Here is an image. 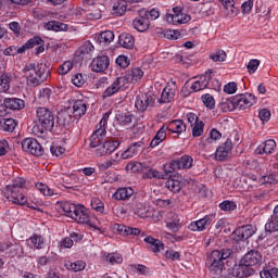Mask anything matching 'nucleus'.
<instances>
[{
    "mask_svg": "<svg viewBox=\"0 0 278 278\" xmlns=\"http://www.w3.org/2000/svg\"><path fill=\"white\" fill-rule=\"evenodd\" d=\"M23 73L26 77L27 86H30L31 88L42 86V84L51 77V70L45 63H28L24 66Z\"/></svg>",
    "mask_w": 278,
    "mask_h": 278,
    "instance_id": "f257e3e1",
    "label": "nucleus"
},
{
    "mask_svg": "<svg viewBox=\"0 0 278 278\" xmlns=\"http://www.w3.org/2000/svg\"><path fill=\"white\" fill-rule=\"evenodd\" d=\"M231 253H233L231 249L213 250L206 260V266L210 273L215 275V277L222 275L225 268V261L231 257Z\"/></svg>",
    "mask_w": 278,
    "mask_h": 278,
    "instance_id": "f03ea898",
    "label": "nucleus"
},
{
    "mask_svg": "<svg viewBox=\"0 0 278 278\" xmlns=\"http://www.w3.org/2000/svg\"><path fill=\"white\" fill-rule=\"evenodd\" d=\"M26 184L27 180L24 178L17 177L13 179L11 185H7L4 197L16 205H25V203H27V197H25L23 190H25Z\"/></svg>",
    "mask_w": 278,
    "mask_h": 278,
    "instance_id": "7ed1b4c3",
    "label": "nucleus"
},
{
    "mask_svg": "<svg viewBox=\"0 0 278 278\" xmlns=\"http://www.w3.org/2000/svg\"><path fill=\"white\" fill-rule=\"evenodd\" d=\"M37 126L34 130L38 129L39 134H45V131H53L55 127V114L48 108L38 106L36 109Z\"/></svg>",
    "mask_w": 278,
    "mask_h": 278,
    "instance_id": "20e7f679",
    "label": "nucleus"
},
{
    "mask_svg": "<svg viewBox=\"0 0 278 278\" xmlns=\"http://www.w3.org/2000/svg\"><path fill=\"white\" fill-rule=\"evenodd\" d=\"M214 77V71L207 70L204 74L200 75L195 81L191 85V92H201V90H205V88H220V83L218 79L214 80L213 86L210 85Z\"/></svg>",
    "mask_w": 278,
    "mask_h": 278,
    "instance_id": "39448f33",
    "label": "nucleus"
},
{
    "mask_svg": "<svg viewBox=\"0 0 278 278\" xmlns=\"http://www.w3.org/2000/svg\"><path fill=\"white\" fill-rule=\"evenodd\" d=\"M22 149L26 153H30V155H35V157H42L43 153H49V148L40 144L35 138H26L22 141Z\"/></svg>",
    "mask_w": 278,
    "mask_h": 278,
    "instance_id": "423d86ee",
    "label": "nucleus"
},
{
    "mask_svg": "<svg viewBox=\"0 0 278 278\" xmlns=\"http://www.w3.org/2000/svg\"><path fill=\"white\" fill-rule=\"evenodd\" d=\"M72 219L78 223V225H89V227L101 231V228L90 223V210H88L83 204H77L76 211L74 212Z\"/></svg>",
    "mask_w": 278,
    "mask_h": 278,
    "instance_id": "0eeeda50",
    "label": "nucleus"
},
{
    "mask_svg": "<svg viewBox=\"0 0 278 278\" xmlns=\"http://www.w3.org/2000/svg\"><path fill=\"white\" fill-rule=\"evenodd\" d=\"M255 103V96L251 93H241L231 100V104L233 105L235 110H249V108H253Z\"/></svg>",
    "mask_w": 278,
    "mask_h": 278,
    "instance_id": "6e6552de",
    "label": "nucleus"
},
{
    "mask_svg": "<svg viewBox=\"0 0 278 278\" xmlns=\"http://www.w3.org/2000/svg\"><path fill=\"white\" fill-rule=\"evenodd\" d=\"M35 48V55H40V53H45V41L40 36H34L28 39L22 47L17 49V53H25L29 49Z\"/></svg>",
    "mask_w": 278,
    "mask_h": 278,
    "instance_id": "1a4fd4ad",
    "label": "nucleus"
},
{
    "mask_svg": "<svg viewBox=\"0 0 278 278\" xmlns=\"http://www.w3.org/2000/svg\"><path fill=\"white\" fill-rule=\"evenodd\" d=\"M257 231V228L253 225H243L237 228L232 235L231 238L235 242H247L249 238H252L253 235Z\"/></svg>",
    "mask_w": 278,
    "mask_h": 278,
    "instance_id": "9d476101",
    "label": "nucleus"
},
{
    "mask_svg": "<svg viewBox=\"0 0 278 278\" xmlns=\"http://www.w3.org/2000/svg\"><path fill=\"white\" fill-rule=\"evenodd\" d=\"M155 105V94L151 92L138 94L135 101V108L139 112H147V109L153 108Z\"/></svg>",
    "mask_w": 278,
    "mask_h": 278,
    "instance_id": "9b49d317",
    "label": "nucleus"
},
{
    "mask_svg": "<svg viewBox=\"0 0 278 278\" xmlns=\"http://www.w3.org/2000/svg\"><path fill=\"white\" fill-rule=\"evenodd\" d=\"M121 147L119 140H108L102 142V146L100 144L96 149V155L97 157H103V155H112Z\"/></svg>",
    "mask_w": 278,
    "mask_h": 278,
    "instance_id": "f8f14e48",
    "label": "nucleus"
},
{
    "mask_svg": "<svg viewBox=\"0 0 278 278\" xmlns=\"http://www.w3.org/2000/svg\"><path fill=\"white\" fill-rule=\"evenodd\" d=\"M108 131L105 130V126L98 124L96 126V130L90 137V149H97L100 144H103V138H105Z\"/></svg>",
    "mask_w": 278,
    "mask_h": 278,
    "instance_id": "ddd939ff",
    "label": "nucleus"
},
{
    "mask_svg": "<svg viewBox=\"0 0 278 278\" xmlns=\"http://www.w3.org/2000/svg\"><path fill=\"white\" fill-rule=\"evenodd\" d=\"M242 264H247L252 268V266L262 265V252L257 250H250L241 258Z\"/></svg>",
    "mask_w": 278,
    "mask_h": 278,
    "instance_id": "4468645a",
    "label": "nucleus"
},
{
    "mask_svg": "<svg viewBox=\"0 0 278 278\" xmlns=\"http://www.w3.org/2000/svg\"><path fill=\"white\" fill-rule=\"evenodd\" d=\"M110 66V58L108 55L97 56L91 62V71L93 73H104Z\"/></svg>",
    "mask_w": 278,
    "mask_h": 278,
    "instance_id": "2eb2a0df",
    "label": "nucleus"
},
{
    "mask_svg": "<svg viewBox=\"0 0 278 278\" xmlns=\"http://www.w3.org/2000/svg\"><path fill=\"white\" fill-rule=\"evenodd\" d=\"M231 149H233V143L231 142L230 139H227L225 143H223L216 149L215 159L218 162H225V160L229 157V153H231Z\"/></svg>",
    "mask_w": 278,
    "mask_h": 278,
    "instance_id": "dca6fc26",
    "label": "nucleus"
},
{
    "mask_svg": "<svg viewBox=\"0 0 278 278\" xmlns=\"http://www.w3.org/2000/svg\"><path fill=\"white\" fill-rule=\"evenodd\" d=\"M213 218V215H205L203 218L192 222L188 226V229H190V231H205V229L212 225Z\"/></svg>",
    "mask_w": 278,
    "mask_h": 278,
    "instance_id": "f3484780",
    "label": "nucleus"
},
{
    "mask_svg": "<svg viewBox=\"0 0 278 278\" xmlns=\"http://www.w3.org/2000/svg\"><path fill=\"white\" fill-rule=\"evenodd\" d=\"M232 271L238 278H248L255 275V269L250 267L248 264L242 263V261H240L239 264L233 267Z\"/></svg>",
    "mask_w": 278,
    "mask_h": 278,
    "instance_id": "a211bd4d",
    "label": "nucleus"
},
{
    "mask_svg": "<svg viewBox=\"0 0 278 278\" xmlns=\"http://www.w3.org/2000/svg\"><path fill=\"white\" fill-rule=\"evenodd\" d=\"M275 149H277V142L274 139H268L260 144L254 152L256 155H271L275 153Z\"/></svg>",
    "mask_w": 278,
    "mask_h": 278,
    "instance_id": "6ab92c4d",
    "label": "nucleus"
},
{
    "mask_svg": "<svg viewBox=\"0 0 278 278\" xmlns=\"http://www.w3.org/2000/svg\"><path fill=\"white\" fill-rule=\"evenodd\" d=\"M125 78L124 77H117L115 81L109 86L105 91L103 92V99H108L110 97H114L123 86H125Z\"/></svg>",
    "mask_w": 278,
    "mask_h": 278,
    "instance_id": "aec40b11",
    "label": "nucleus"
},
{
    "mask_svg": "<svg viewBox=\"0 0 278 278\" xmlns=\"http://www.w3.org/2000/svg\"><path fill=\"white\" fill-rule=\"evenodd\" d=\"M18 243H0V255L2 257H15L18 253Z\"/></svg>",
    "mask_w": 278,
    "mask_h": 278,
    "instance_id": "412c9836",
    "label": "nucleus"
},
{
    "mask_svg": "<svg viewBox=\"0 0 278 278\" xmlns=\"http://www.w3.org/2000/svg\"><path fill=\"white\" fill-rule=\"evenodd\" d=\"M8 112L0 110V129L3 131H14L16 129V121L14 118H5Z\"/></svg>",
    "mask_w": 278,
    "mask_h": 278,
    "instance_id": "4be33fe9",
    "label": "nucleus"
},
{
    "mask_svg": "<svg viewBox=\"0 0 278 278\" xmlns=\"http://www.w3.org/2000/svg\"><path fill=\"white\" fill-rule=\"evenodd\" d=\"M139 15L132 21V26L137 31H147L149 29V18L146 15H142V10L138 11Z\"/></svg>",
    "mask_w": 278,
    "mask_h": 278,
    "instance_id": "5701e85b",
    "label": "nucleus"
},
{
    "mask_svg": "<svg viewBox=\"0 0 278 278\" xmlns=\"http://www.w3.org/2000/svg\"><path fill=\"white\" fill-rule=\"evenodd\" d=\"M174 166L178 167V170H190L194 166V159L192 156L185 154L178 160H174Z\"/></svg>",
    "mask_w": 278,
    "mask_h": 278,
    "instance_id": "b1692460",
    "label": "nucleus"
},
{
    "mask_svg": "<svg viewBox=\"0 0 278 278\" xmlns=\"http://www.w3.org/2000/svg\"><path fill=\"white\" fill-rule=\"evenodd\" d=\"M122 77L125 79V84H136V81H140L144 77V72L140 67H134L131 72Z\"/></svg>",
    "mask_w": 278,
    "mask_h": 278,
    "instance_id": "393cba45",
    "label": "nucleus"
},
{
    "mask_svg": "<svg viewBox=\"0 0 278 278\" xmlns=\"http://www.w3.org/2000/svg\"><path fill=\"white\" fill-rule=\"evenodd\" d=\"M142 144H144L142 141L131 143L124 152H122V160H131V157L138 155V152L140 151V147H142Z\"/></svg>",
    "mask_w": 278,
    "mask_h": 278,
    "instance_id": "a878e982",
    "label": "nucleus"
},
{
    "mask_svg": "<svg viewBox=\"0 0 278 278\" xmlns=\"http://www.w3.org/2000/svg\"><path fill=\"white\" fill-rule=\"evenodd\" d=\"M143 241L146 244H150L148 249L149 251H152V253H160V251H164V242L160 241V239L148 236Z\"/></svg>",
    "mask_w": 278,
    "mask_h": 278,
    "instance_id": "bb28decb",
    "label": "nucleus"
},
{
    "mask_svg": "<svg viewBox=\"0 0 278 278\" xmlns=\"http://www.w3.org/2000/svg\"><path fill=\"white\" fill-rule=\"evenodd\" d=\"M3 105L8 110H23L25 108V101L18 98H5Z\"/></svg>",
    "mask_w": 278,
    "mask_h": 278,
    "instance_id": "cd10ccee",
    "label": "nucleus"
},
{
    "mask_svg": "<svg viewBox=\"0 0 278 278\" xmlns=\"http://www.w3.org/2000/svg\"><path fill=\"white\" fill-rule=\"evenodd\" d=\"M132 195H134V189L129 187L118 188L113 194L116 201H127L128 199H131Z\"/></svg>",
    "mask_w": 278,
    "mask_h": 278,
    "instance_id": "c85d7f7f",
    "label": "nucleus"
},
{
    "mask_svg": "<svg viewBox=\"0 0 278 278\" xmlns=\"http://www.w3.org/2000/svg\"><path fill=\"white\" fill-rule=\"evenodd\" d=\"M43 28L47 31H68V26L65 23L58 21H49L43 24Z\"/></svg>",
    "mask_w": 278,
    "mask_h": 278,
    "instance_id": "c756f323",
    "label": "nucleus"
},
{
    "mask_svg": "<svg viewBox=\"0 0 278 278\" xmlns=\"http://www.w3.org/2000/svg\"><path fill=\"white\" fill-rule=\"evenodd\" d=\"M167 20H169L173 25H186V23H190V21H192V17L190 16V14L181 13L176 15L169 14L167 15Z\"/></svg>",
    "mask_w": 278,
    "mask_h": 278,
    "instance_id": "7c9ffc66",
    "label": "nucleus"
},
{
    "mask_svg": "<svg viewBox=\"0 0 278 278\" xmlns=\"http://www.w3.org/2000/svg\"><path fill=\"white\" fill-rule=\"evenodd\" d=\"M88 110V105L84 100H76L73 104V114L75 118H81L86 111Z\"/></svg>",
    "mask_w": 278,
    "mask_h": 278,
    "instance_id": "2f4dec72",
    "label": "nucleus"
},
{
    "mask_svg": "<svg viewBox=\"0 0 278 278\" xmlns=\"http://www.w3.org/2000/svg\"><path fill=\"white\" fill-rule=\"evenodd\" d=\"M118 42L124 49H134V45H136L134 36L129 35L128 33H122L118 37Z\"/></svg>",
    "mask_w": 278,
    "mask_h": 278,
    "instance_id": "473e14b6",
    "label": "nucleus"
},
{
    "mask_svg": "<svg viewBox=\"0 0 278 278\" xmlns=\"http://www.w3.org/2000/svg\"><path fill=\"white\" fill-rule=\"evenodd\" d=\"M265 231H278V204L275 206L269 222L265 224Z\"/></svg>",
    "mask_w": 278,
    "mask_h": 278,
    "instance_id": "72a5a7b5",
    "label": "nucleus"
},
{
    "mask_svg": "<svg viewBox=\"0 0 278 278\" xmlns=\"http://www.w3.org/2000/svg\"><path fill=\"white\" fill-rule=\"evenodd\" d=\"M164 140H166V128H164V126H163L157 130V132L151 140V142H150L151 149H155V147H160V144H162V142H164Z\"/></svg>",
    "mask_w": 278,
    "mask_h": 278,
    "instance_id": "f704fd0d",
    "label": "nucleus"
},
{
    "mask_svg": "<svg viewBox=\"0 0 278 278\" xmlns=\"http://www.w3.org/2000/svg\"><path fill=\"white\" fill-rule=\"evenodd\" d=\"M115 229L116 231H118V233H122L123 236H140L139 228L117 224Z\"/></svg>",
    "mask_w": 278,
    "mask_h": 278,
    "instance_id": "c9c22d12",
    "label": "nucleus"
},
{
    "mask_svg": "<svg viewBox=\"0 0 278 278\" xmlns=\"http://www.w3.org/2000/svg\"><path fill=\"white\" fill-rule=\"evenodd\" d=\"M142 179H166V174L154 168H149L142 173Z\"/></svg>",
    "mask_w": 278,
    "mask_h": 278,
    "instance_id": "e433bc0d",
    "label": "nucleus"
},
{
    "mask_svg": "<svg viewBox=\"0 0 278 278\" xmlns=\"http://www.w3.org/2000/svg\"><path fill=\"white\" fill-rule=\"evenodd\" d=\"M169 131H172V134H177V136H179V134H184V131H186V123L181 119L173 121L169 124Z\"/></svg>",
    "mask_w": 278,
    "mask_h": 278,
    "instance_id": "4c0bfd02",
    "label": "nucleus"
},
{
    "mask_svg": "<svg viewBox=\"0 0 278 278\" xmlns=\"http://www.w3.org/2000/svg\"><path fill=\"white\" fill-rule=\"evenodd\" d=\"M60 207L62 212H64L65 216H67L68 218H73L75 211L77 210V204L72 202H62L60 204Z\"/></svg>",
    "mask_w": 278,
    "mask_h": 278,
    "instance_id": "58836bf2",
    "label": "nucleus"
},
{
    "mask_svg": "<svg viewBox=\"0 0 278 278\" xmlns=\"http://www.w3.org/2000/svg\"><path fill=\"white\" fill-rule=\"evenodd\" d=\"M53 94V91H51L50 88H42L39 90V93L37 96L38 102L41 105H45L47 103H49V101L51 100V96Z\"/></svg>",
    "mask_w": 278,
    "mask_h": 278,
    "instance_id": "ea45409f",
    "label": "nucleus"
},
{
    "mask_svg": "<svg viewBox=\"0 0 278 278\" xmlns=\"http://www.w3.org/2000/svg\"><path fill=\"white\" fill-rule=\"evenodd\" d=\"M175 99V90L172 88L165 87L159 99V103H170Z\"/></svg>",
    "mask_w": 278,
    "mask_h": 278,
    "instance_id": "a19ab883",
    "label": "nucleus"
},
{
    "mask_svg": "<svg viewBox=\"0 0 278 278\" xmlns=\"http://www.w3.org/2000/svg\"><path fill=\"white\" fill-rule=\"evenodd\" d=\"M114 41V31L105 30L102 31L98 37V42L100 45H110V42Z\"/></svg>",
    "mask_w": 278,
    "mask_h": 278,
    "instance_id": "79ce46f5",
    "label": "nucleus"
},
{
    "mask_svg": "<svg viewBox=\"0 0 278 278\" xmlns=\"http://www.w3.org/2000/svg\"><path fill=\"white\" fill-rule=\"evenodd\" d=\"M12 83V76L8 74L0 75V93H8L10 90V84Z\"/></svg>",
    "mask_w": 278,
    "mask_h": 278,
    "instance_id": "37998d69",
    "label": "nucleus"
},
{
    "mask_svg": "<svg viewBox=\"0 0 278 278\" xmlns=\"http://www.w3.org/2000/svg\"><path fill=\"white\" fill-rule=\"evenodd\" d=\"M65 268L72 270V273H81L86 268V262L76 261L74 263H66Z\"/></svg>",
    "mask_w": 278,
    "mask_h": 278,
    "instance_id": "c03bdc74",
    "label": "nucleus"
},
{
    "mask_svg": "<svg viewBox=\"0 0 278 278\" xmlns=\"http://www.w3.org/2000/svg\"><path fill=\"white\" fill-rule=\"evenodd\" d=\"M134 214L139 216V218H148L149 208L142 203H137L134 207Z\"/></svg>",
    "mask_w": 278,
    "mask_h": 278,
    "instance_id": "a18cd8bd",
    "label": "nucleus"
},
{
    "mask_svg": "<svg viewBox=\"0 0 278 278\" xmlns=\"http://www.w3.org/2000/svg\"><path fill=\"white\" fill-rule=\"evenodd\" d=\"M261 184L271 186L278 184V173L274 172L260 178Z\"/></svg>",
    "mask_w": 278,
    "mask_h": 278,
    "instance_id": "49530a36",
    "label": "nucleus"
},
{
    "mask_svg": "<svg viewBox=\"0 0 278 278\" xmlns=\"http://www.w3.org/2000/svg\"><path fill=\"white\" fill-rule=\"evenodd\" d=\"M127 12V4L123 2H115L112 8L113 16H123Z\"/></svg>",
    "mask_w": 278,
    "mask_h": 278,
    "instance_id": "de8ad7c7",
    "label": "nucleus"
},
{
    "mask_svg": "<svg viewBox=\"0 0 278 278\" xmlns=\"http://www.w3.org/2000/svg\"><path fill=\"white\" fill-rule=\"evenodd\" d=\"M126 170H130L131 173H142L147 170V166L140 162H130L126 165Z\"/></svg>",
    "mask_w": 278,
    "mask_h": 278,
    "instance_id": "09e8293b",
    "label": "nucleus"
},
{
    "mask_svg": "<svg viewBox=\"0 0 278 278\" xmlns=\"http://www.w3.org/2000/svg\"><path fill=\"white\" fill-rule=\"evenodd\" d=\"M219 210L222 212H235V210H238V204L231 200H225L219 203Z\"/></svg>",
    "mask_w": 278,
    "mask_h": 278,
    "instance_id": "8fccbe9b",
    "label": "nucleus"
},
{
    "mask_svg": "<svg viewBox=\"0 0 278 278\" xmlns=\"http://www.w3.org/2000/svg\"><path fill=\"white\" fill-rule=\"evenodd\" d=\"M165 188L170 190V192L177 193L181 190V181L169 179L165 182Z\"/></svg>",
    "mask_w": 278,
    "mask_h": 278,
    "instance_id": "3c124183",
    "label": "nucleus"
},
{
    "mask_svg": "<svg viewBox=\"0 0 278 278\" xmlns=\"http://www.w3.org/2000/svg\"><path fill=\"white\" fill-rule=\"evenodd\" d=\"M35 187L39 190V192H41V194H43V197H53L54 194H58L55 191H53V189L49 188V186L42 182H37Z\"/></svg>",
    "mask_w": 278,
    "mask_h": 278,
    "instance_id": "603ef678",
    "label": "nucleus"
},
{
    "mask_svg": "<svg viewBox=\"0 0 278 278\" xmlns=\"http://www.w3.org/2000/svg\"><path fill=\"white\" fill-rule=\"evenodd\" d=\"M141 16H146L148 21H156V18H160V11L155 9H151L150 11L141 9Z\"/></svg>",
    "mask_w": 278,
    "mask_h": 278,
    "instance_id": "864d4df0",
    "label": "nucleus"
},
{
    "mask_svg": "<svg viewBox=\"0 0 278 278\" xmlns=\"http://www.w3.org/2000/svg\"><path fill=\"white\" fill-rule=\"evenodd\" d=\"M34 249H43L45 248V238H42V236L40 235H33L30 238H29Z\"/></svg>",
    "mask_w": 278,
    "mask_h": 278,
    "instance_id": "5fc2aeb1",
    "label": "nucleus"
},
{
    "mask_svg": "<svg viewBox=\"0 0 278 278\" xmlns=\"http://www.w3.org/2000/svg\"><path fill=\"white\" fill-rule=\"evenodd\" d=\"M90 205L92 210L99 212L100 214H103V212H105V204L99 198L91 199Z\"/></svg>",
    "mask_w": 278,
    "mask_h": 278,
    "instance_id": "6e6d98bb",
    "label": "nucleus"
},
{
    "mask_svg": "<svg viewBox=\"0 0 278 278\" xmlns=\"http://www.w3.org/2000/svg\"><path fill=\"white\" fill-rule=\"evenodd\" d=\"M210 60H213V62H225L227 53L224 50H217L210 54Z\"/></svg>",
    "mask_w": 278,
    "mask_h": 278,
    "instance_id": "4d7b16f0",
    "label": "nucleus"
},
{
    "mask_svg": "<svg viewBox=\"0 0 278 278\" xmlns=\"http://www.w3.org/2000/svg\"><path fill=\"white\" fill-rule=\"evenodd\" d=\"M202 102L208 110H214L216 108V101L214 100V96L206 93L201 97Z\"/></svg>",
    "mask_w": 278,
    "mask_h": 278,
    "instance_id": "13d9d810",
    "label": "nucleus"
},
{
    "mask_svg": "<svg viewBox=\"0 0 278 278\" xmlns=\"http://www.w3.org/2000/svg\"><path fill=\"white\" fill-rule=\"evenodd\" d=\"M117 121L119 125H131L134 122V114L131 113H125V114H119L117 115Z\"/></svg>",
    "mask_w": 278,
    "mask_h": 278,
    "instance_id": "bf43d9fd",
    "label": "nucleus"
},
{
    "mask_svg": "<svg viewBox=\"0 0 278 278\" xmlns=\"http://www.w3.org/2000/svg\"><path fill=\"white\" fill-rule=\"evenodd\" d=\"M48 151H50L51 155H54V157H62V155L66 153V149L63 147H55L53 144L48 147Z\"/></svg>",
    "mask_w": 278,
    "mask_h": 278,
    "instance_id": "052dcab7",
    "label": "nucleus"
},
{
    "mask_svg": "<svg viewBox=\"0 0 278 278\" xmlns=\"http://www.w3.org/2000/svg\"><path fill=\"white\" fill-rule=\"evenodd\" d=\"M261 278H278V268L263 269L260 271Z\"/></svg>",
    "mask_w": 278,
    "mask_h": 278,
    "instance_id": "680f3d73",
    "label": "nucleus"
},
{
    "mask_svg": "<svg viewBox=\"0 0 278 278\" xmlns=\"http://www.w3.org/2000/svg\"><path fill=\"white\" fill-rule=\"evenodd\" d=\"M94 51V46L90 41H86L79 49V55H90Z\"/></svg>",
    "mask_w": 278,
    "mask_h": 278,
    "instance_id": "e2e57ef3",
    "label": "nucleus"
},
{
    "mask_svg": "<svg viewBox=\"0 0 278 278\" xmlns=\"http://www.w3.org/2000/svg\"><path fill=\"white\" fill-rule=\"evenodd\" d=\"M72 84L76 86L77 88H81L86 84V77H84V74H75L72 76Z\"/></svg>",
    "mask_w": 278,
    "mask_h": 278,
    "instance_id": "0e129e2a",
    "label": "nucleus"
},
{
    "mask_svg": "<svg viewBox=\"0 0 278 278\" xmlns=\"http://www.w3.org/2000/svg\"><path fill=\"white\" fill-rule=\"evenodd\" d=\"M72 70H73V62L65 61L63 64L60 65L59 74L60 75H68V73H71Z\"/></svg>",
    "mask_w": 278,
    "mask_h": 278,
    "instance_id": "69168bd1",
    "label": "nucleus"
},
{
    "mask_svg": "<svg viewBox=\"0 0 278 278\" xmlns=\"http://www.w3.org/2000/svg\"><path fill=\"white\" fill-rule=\"evenodd\" d=\"M192 128V136L193 138H199L203 135V128L205 127V124L203 122H198L197 124H193Z\"/></svg>",
    "mask_w": 278,
    "mask_h": 278,
    "instance_id": "338daca9",
    "label": "nucleus"
},
{
    "mask_svg": "<svg viewBox=\"0 0 278 278\" xmlns=\"http://www.w3.org/2000/svg\"><path fill=\"white\" fill-rule=\"evenodd\" d=\"M106 262H110V264H123V256L116 253H111L106 255Z\"/></svg>",
    "mask_w": 278,
    "mask_h": 278,
    "instance_id": "774afa93",
    "label": "nucleus"
}]
</instances>
